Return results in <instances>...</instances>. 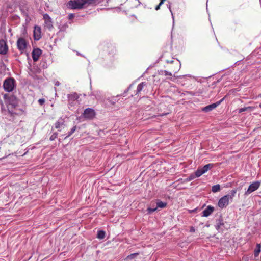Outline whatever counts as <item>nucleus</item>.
Masks as SVG:
<instances>
[{"instance_id":"6e6552de","label":"nucleus","mask_w":261,"mask_h":261,"mask_svg":"<svg viewBox=\"0 0 261 261\" xmlns=\"http://www.w3.org/2000/svg\"><path fill=\"white\" fill-rule=\"evenodd\" d=\"M17 46L20 51H23L27 46L26 41L22 38H19L17 41Z\"/></svg>"},{"instance_id":"ea45409f","label":"nucleus","mask_w":261,"mask_h":261,"mask_svg":"<svg viewBox=\"0 0 261 261\" xmlns=\"http://www.w3.org/2000/svg\"><path fill=\"white\" fill-rule=\"evenodd\" d=\"M60 84V83L59 82H57L56 83H55V85L56 86H59Z\"/></svg>"},{"instance_id":"4c0bfd02","label":"nucleus","mask_w":261,"mask_h":261,"mask_svg":"<svg viewBox=\"0 0 261 261\" xmlns=\"http://www.w3.org/2000/svg\"><path fill=\"white\" fill-rule=\"evenodd\" d=\"M163 2H162V1H161L160 3L159 4V5H159L160 7H161V6L162 5H163Z\"/></svg>"},{"instance_id":"f3484780","label":"nucleus","mask_w":261,"mask_h":261,"mask_svg":"<svg viewBox=\"0 0 261 261\" xmlns=\"http://www.w3.org/2000/svg\"><path fill=\"white\" fill-rule=\"evenodd\" d=\"M214 167V164L210 163L204 165L203 167L201 168V171L203 173H206L208 170L212 169Z\"/></svg>"},{"instance_id":"a19ab883","label":"nucleus","mask_w":261,"mask_h":261,"mask_svg":"<svg viewBox=\"0 0 261 261\" xmlns=\"http://www.w3.org/2000/svg\"><path fill=\"white\" fill-rule=\"evenodd\" d=\"M173 62V60H171V61H170V62H169L171 63H172Z\"/></svg>"},{"instance_id":"aec40b11","label":"nucleus","mask_w":261,"mask_h":261,"mask_svg":"<svg viewBox=\"0 0 261 261\" xmlns=\"http://www.w3.org/2000/svg\"><path fill=\"white\" fill-rule=\"evenodd\" d=\"M64 125V121L61 122L60 121H57L55 124V127L56 129H58L59 131H60V128H61Z\"/></svg>"},{"instance_id":"4468645a","label":"nucleus","mask_w":261,"mask_h":261,"mask_svg":"<svg viewBox=\"0 0 261 261\" xmlns=\"http://www.w3.org/2000/svg\"><path fill=\"white\" fill-rule=\"evenodd\" d=\"M214 207L211 205H208L207 207L203 211L202 216L207 217L213 213L214 211Z\"/></svg>"},{"instance_id":"9b49d317","label":"nucleus","mask_w":261,"mask_h":261,"mask_svg":"<svg viewBox=\"0 0 261 261\" xmlns=\"http://www.w3.org/2000/svg\"><path fill=\"white\" fill-rule=\"evenodd\" d=\"M222 100H223V99H221L220 101H219L216 103L208 105V106L203 108L202 111L205 112H210V111L213 110V109H215L219 105H220V103L221 102V101H222Z\"/></svg>"},{"instance_id":"b1692460","label":"nucleus","mask_w":261,"mask_h":261,"mask_svg":"<svg viewBox=\"0 0 261 261\" xmlns=\"http://www.w3.org/2000/svg\"><path fill=\"white\" fill-rule=\"evenodd\" d=\"M220 190V185L217 184L216 185H214L212 188V191L214 193L217 192Z\"/></svg>"},{"instance_id":"37998d69","label":"nucleus","mask_w":261,"mask_h":261,"mask_svg":"<svg viewBox=\"0 0 261 261\" xmlns=\"http://www.w3.org/2000/svg\"><path fill=\"white\" fill-rule=\"evenodd\" d=\"M259 107L260 108H261V103L259 105Z\"/></svg>"},{"instance_id":"c756f323","label":"nucleus","mask_w":261,"mask_h":261,"mask_svg":"<svg viewBox=\"0 0 261 261\" xmlns=\"http://www.w3.org/2000/svg\"><path fill=\"white\" fill-rule=\"evenodd\" d=\"M45 102V99L44 98H40L38 100V103L40 105H43Z\"/></svg>"},{"instance_id":"7c9ffc66","label":"nucleus","mask_w":261,"mask_h":261,"mask_svg":"<svg viewBox=\"0 0 261 261\" xmlns=\"http://www.w3.org/2000/svg\"><path fill=\"white\" fill-rule=\"evenodd\" d=\"M164 72L165 73V75H166V76L167 75L172 76V73L171 72H168L167 71H166V70L164 71Z\"/></svg>"},{"instance_id":"79ce46f5","label":"nucleus","mask_w":261,"mask_h":261,"mask_svg":"<svg viewBox=\"0 0 261 261\" xmlns=\"http://www.w3.org/2000/svg\"><path fill=\"white\" fill-rule=\"evenodd\" d=\"M131 86H132V85H130V86L129 87V88H128V90H128L130 88Z\"/></svg>"},{"instance_id":"c85d7f7f","label":"nucleus","mask_w":261,"mask_h":261,"mask_svg":"<svg viewBox=\"0 0 261 261\" xmlns=\"http://www.w3.org/2000/svg\"><path fill=\"white\" fill-rule=\"evenodd\" d=\"M157 210V207L155 208H150L148 207L147 210L148 214H151L154 212H155Z\"/></svg>"},{"instance_id":"a878e982","label":"nucleus","mask_w":261,"mask_h":261,"mask_svg":"<svg viewBox=\"0 0 261 261\" xmlns=\"http://www.w3.org/2000/svg\"><path fill=\"white\" fill-rule=\"evenodd\" d=\"M76 126H73L70 130L69 132H68V135L64 138V139H67L69 137H70L76 130Z\"/></svg>"},{"instance_id":"423d86ee","label":"nucleus","mask_w":261,"mask_h":261,"mask_svg":"<svg viewBox=\"0 0 261 261\" xmlns=\"http://www.w3.org/2000/svg\"><path fill=\"white\" fill-rule=\"evenodd\" d=\"M259 181H255L251 184L248 187L247 190L245 192V195H248L252 192L256 190L260 186Z\"/></svg>"},{"instance_id":"412c9836","label":"nucleus","mask_w":261,"mask_h":261,"mask_svg":"<svg viewBox=\"0 0 261 261\" xmlns=\"http://www.w3.org/2000/svg\"><path fill=\"white\" fill-rule=\"evenodd\" d=\"M138 254H139L138 253L131 254L128 255L124 260L125 261H129L130 260H132L133 259L136 258L138 255Z\"/></svg>"},{"instance_id":"ddd939ff","label":"nucleus","mask_w":261,"mask_h":261,"mask_svg":"<svg viewBox=\"0 0 261 261\" xmlns=\"http://www.w3.org/2000/svg\"><path fill=\"white\" fill-rule=\"evenodd\" d=\"M8 51V46L4 40H0V54H6Z\"/></svg>"},{"instance_id":"7ed1b4c3","label":"nucleus","mask_w":261,"mask_h":261,"mask_svg":"<svg viewBox=\"0 0 261 261\" xmlns=\"http://www.w3.org/2000/svg\"><path fill=\"white\" fill-rule=\"evenodd\" d=\"M15 86V81L14 79L11 77L6 79L3 83L4 90L8 92H12Z\"/></svg>"},{"instance_id":"f257e3e1","label":"nucleus","mask_w":261,"mask_h":261,"mask_svg":"<svg viewBox=\"0 0 261 261\" xmlns=\"http://www.w3.org/2000/svg\"><path fill=\"white\" fill-rule=\"evenodd\" d=\"M97 0H70L68 3L69 7L73 9H80L86 5H91Z\"/></svg>"},{"instance_id":"72a5a7b5","label":"nucleus","mask_w":261,"mask_h":261,"mask_svg":"<svg viewBox=\"0 0 261 261\" xmlns=\"http://www.w3.org/2000/svg\"><path fill=\"white\" fill-rule=\"evenodd\" d=\"M168 114H169V113H162L161 114H160L159 116H163L166 115Z\"/></svg>"},{"instance_id":"cd10ccee","label":"nucleus","mask_w":261,"mask_h":261,"mask_svg":"<svg viewBox=\"0 0 261 261\" xmlns=\"http://www.w3.org/2000/svg\"><path fill=\"white\" fill-rule=\"evenodd\" d=\"M195 178L194 174H191L188 178L186 179V181H190Z\"/></svg>"},{"instance_id":"0eeeda50","label":"nucleus","mask_w":261,"mask_h":261,"mask_svg":"<svg viewBox=\"0 0 261 261\" xmlns=\"http://www.w3.org/2000/svg\"><path fill=\"white\" fill-rule=\"evenodd\" d=\"M224 223L222 216H220L219 218L216 220L215 228L219 231H223V228H224Z\"/></svg>"},{"instance_id":"20e7f679","label":"nucleus","mask_w":261,"mask_h":261,"mask_svg":"<svg viewBox=\"0 0 261 261\" xmlns=\"http://www.w3.org/2000/svg\"><path fill=\"white\" fill-rule=\"evenodd\" d=\"M95 115V112L94 110L92 108L86 109L83 113V117L87 119H92Z\"/></svg>"},{"instance_id":"4be33fe9","label":"nucleus","mask_w":261,"mask_h":261,"mask_svg":"<svg viewBox=\"0 0 261 261\" xmlns=\"http://www.w3.org/2000/svg\"><path fill=\"white\" fill-rule=\"evenodd\" d=\"M106 233L103 230H98L97 231V238L99 239H103L105 237Z\"/></svg>"},{"instance_id":"393cba45","label":"nucleus","mask_w":261,"mask_h":261,"mask_svg":"<svg viewBox=\"0 0 261 261\" xmlns=\"http://www.w3.org/2000/svg\"><path fill=\"white\" fill-rule=\"evenodd\" d=\"M204 173H203V172L201 171V169L200 168H198L196 171V172H195V174L194 176L196 177H200L201 175H202V174H203Z\"/></svg>"},{"instance_id":"a211bd4d","label":"nucleus","mask_w":261,"mask_h":261,"mask_svg":"<svg viewBox=\"0 0 261 261\" xmlns=\"http://www.w3.org/2000/svg\"><path fill=\"white\" fill-rule=\"evenodd\" d=\"M261 251V245L260 244H257L256 245V248L254 251V254L255 257H257Z\"/></svg>"},{"instance_id":"5701e85b","label":"nucleus","mask_w":261,"mask_h":261,"mask_svg":"<svg viewBox=\"0 0 261 261\" xmlns=\"http://www.w3.org/2000/svg\"><path fill=\"white\" fill-rule=\"evenodd\" d=\"M156 206L158 207L163 208L167 206V203L161 201H158L156 202Z\"/></svg>"},{"instance_id":"9d476101","label":"nucleus","mask_w":261,"mask_h":261,"mask_svg":"<svg viewBox=\"0 0 261 261\" xmlns=\"http://www.w3.org/2000/svg\"><path fill=\"white\" fill-rule=\"evenodd\" d=\"M43 16L45 26L49 29L52 28L53 27V22L50 16L47 14H44Z\"/></svg>"},{"instance_id":"2f4dec72","label":"nucleus","mask_w":261,"mask_h":261,"mask_svg":"<svg viewBox=\"0 0 261 261\" xmlns=\"http://www.w3.org/2000/svg\"><path fill=\"white\" fill-rule=\"evenodd\" d=\"M247 108H241L239 110V113H241V112H244L246 110Z\"/></svg>"},{"instance_id":"6ab92c4d","label":"nucleus","mask_w":261,"mask_h":261,"mask_svg":"<svg viewBox=\"0 0 261 261\" xmlns=\"http://www.w3.org/2000/svg\"><path fill=\"white\" fill-rule=\"evenodd\" d=\"M145 84V82H142L138 85L136 94L139 93L142 90Z\"/></svg>"},{"instance_id":"2eb2a0df","label":"nucleus","mask_w":261,"mask_h":261,"mask_svg":"<svg viewBox=\"0 0 261 261\" xmlns=\"http://www.w3.org/2000/svg\"><path fill=\"white\" fill-rule=\"evenodd\" d=\"M34 38L35 40H38L41 38V29L38 26H35L34 28Z\"/></svg>"},{"instance_id":"f704fd0d","label":"nucleus","mask_w":261,"mask_h":261,"mask_svg":"<svg viewBox=\"0 0 261 261\" xmlns=\"http://www.w3.org/2000/svg\"><path fill=\"white\" fill-rule=\"evenodd\" d=\"M168 8H169V9L170 11L171 12V13H172V10H171V6H170V4H169V5L168 6ZM172 15H173V14H172Z\"/></svg>"},{"instance_id":"c9c22d12","label":"nucleus","mask_w":261,"mask_h":261,"mask_svg":"<svg viewBox=\"0 0 261 261\" xmlns=\"http://www.w3.org/2000/svg\"><path fill=\"white\" fill-rule=\"evenodd\" d=\"M74 17V15L73 14H70L69 15V18L71 19Z\"/></svg>"},{"instance_id":"1a4fd4ad","label":"nucleus","mask_w":261,"mask_h":261,"mask_svg":"<svg viewBox=\"0 0 261 261\" xmlns=\"http://www.w3.org/2000/svg\"><path fill=\"white\" fill-rule=\"evenodd\" d=\"M41 54L42 50L40 48H37L34 49L32 53V57L33 61L34 62L37 61Z\"/></svg>"},{"instance_id":"e433bc0d","label":"nucleus","mask_w":261,"mask_h":261,"mask_svg":"<svg viewBox=\"0 0 261 261\" xmlns=\"http://www.w3.org/2000/svg\"><path fill=\"white\" fill-rule=\"evenodd\" d=\"M160 7L159 5H157V6H156V7H155V10H159V9H160Z\"/></svg>"},{"instance_id":"dca6fc26","label":"nucleus","mask_w":261,"mask_h":261,"mask_svg":"<svg viewBox=\"0 0 261 261\" xmlns=\"http://www.w3.org/2000/svg\"><path fill=\"white\" fill-rule=\"evenodd\" d=\"M67 97L69 101H74L79 98V95L76 93H73L68 94Z\"/></svg>"},{"instance_id":"473e14b6","label":"nucleus","mask_w":261,"mask_h":261,"mask_svg":"<svg viewBox=\"0 0 261 261\" xmlns=\"http://www.w3.org/2000/svg\"><path fill=\"white\" fill-rule=\"evenodd\" d=\"M195 231V229L194 227H191L190 229V232H194Z\"/></svg>"},{"instance_id":"f8f14e48","label":"nucleus","mask_w":261,"mask_h":261,"mask_svg":"<svg viewBox=\"0 0 261 261\" xmlns=\"http://www.w3.org/2000/svg\"><path fill=\"white\" fill-rule=\"evenodd\" d=\"M8 112L11 115H20L23 113L24 111L22 109L18 108L17 107L15 108H13V109H9Z\"/></svg>"},{"instance_id":"bb28decb","label":"nucleus","mask_w":261,"mask_h":261,"mask_svg":"<svg viewBox=\"0 0 261 261\" xmlns=\"http://www.w3.org/2000/svg\"><path fill=\"white\" fill-rule=\"evenodd\" d=\"M58 133H57V132H55V133H54V134H53V135L50 137L49 140H50V141H54V140H55L57 138V136H58Z\"/></svg>"},{"instance_id":"58836bf2","label":"nucleus","mask_w":261,"mask_h":261,"mask_svg":"<svg viewBox=\"0 0 261 261\" xmlns=\"http://www.w3.org/2000/svg\"><path fill=\"white\" fill-rule=\"evenodd\" d=\"M163 2H162V1H161L160 3L159 4V5H159L160 7H161V6L162 5H163Z\"/></svg>"},{"instance_id":"f03ea898","label":"nucleus","mask_w":261,"mask_h":261,"mask_svg":"<svg viewBox=\"0 0 261 261\" xmlns=\"http://www.w3.org/2000/svg\"><path fill=\"white\" fill-rule=\"evenodd\" d=\"M236 193L237 190H232L229 194L223 196L218 201V206L221 208L226 207L229 204V201L232 200Z\"/></svg>"},{"instance_id":"39448f33","label":"nucleus","mask_w":261,"mask_h":261,"mask_svg":"<svg viewBox=\"0 0 261 261\" xmlns=\"http://www.w3.org/2000/svg\"><path fill=\"white\" fill-rule=\"evenodd\" d=\"M8 109H13L18 107V100L14 96H11L9 98Z\"/></svg>"}]
</instances>
